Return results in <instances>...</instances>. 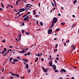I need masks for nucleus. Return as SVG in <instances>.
<instances>
[{
    "instance_id": "nucleus-1",
    "label": "nucleus",
    "mask_w": 79,
    "mask_h": 79,
    "mask_svg": "<svg viewBox=\"0 0 79 79\" xmlns=\"http://www.w3.org/2000/svg\"><path fill=\"white\" fill-rule=\"evenodd\" d=\"M58 21V18L56 17H54L53 18V20L51 22V23H53V24H55L57 23Z\"/></svg>"
},
{
    "instance_id": "nucleus-2",
    "label": "nucleus",
    "mask_w": 79,
    "mask_h": 79,
    "mask_svg": "<svg viewBox=\"0 0 79 79\" xmlns=\"http://www.w3.org/2000/svg\"><path fill=\"white\" fill-rule=\"evenodd\" d=\"M28 16L29 15L27 16L23 20H24L25 21H29V20H28Z\"/></svg>"
},
{
    "instance_id": "nucleus-3",
    "label": "nucleus",
    "mask_w": 79,
    "mask_h": 79,
    "mask_svg": "<svg viewBox=\"0 0 79 79\" xmlns=\"http://www.w3.org/2000/svg\"><path fill=\"white\" fill-rule=\"evenodd\" d=\"M26 10V8H23V9H20L19 12H22L23 11H25Z\"/></svg>"
},
{
    "instance_id": "nucleus-4",
    "label": "nucleus",
    "mask_w": 79,
    "mask_h": 79,
    "mask_svg": "<svg viewBox=\"0 0 79 79\" xmlns=\"http://www.w3.org/2000/svg\"><path fill=\"white\" fill-rule=\"evenodd\" d=\"M28 49V48H27L26 49H23L22 51H21V53H24V52H26L27 51L26 50H27Z\"/></svg>"
},
{
    "instance_id": "nucleus-5",
    "label": "nucleus",
    "mask_w": 79,
    "mask_h": 79,
    "mask_svg": "<svg viewBox=\"0 0 79 79\" xmlns=\"http://www.w3.org/2000/svg\"><path fill=\"white\" fill-rule=\"evenodd\" d=\"M52 67L53 68V69L54 71L56 70V65L55 64H53L52 66Z\"/></svg>"
},
{
    "instance_id": "nucleus-6",
    "label": "nucleus",
    "mask_w": 79,
    "mask_h": 79,
    "mask_svg": "<svg viewBox=\"0 0 79 79\" xmlns=\"http://www.w3.org/2000/svg\"><path fill=\"white\" fill-rule=\"evenodd\" d=\"M52 32V28L50 29V30L49 29L48 31V34H50L51 32Z\"/></svg>"
},
{
    "instance_id": "nucleus-7",
    "label": "nucleus",
    "mask_w": 79,
    "mask_h": 79,
    "mask_svg": "<svg viewBox=\"0 0 79 79\" xmlns=\"http://www.w3.org/2000/svg\"><path fill=\"white\" fill-rule=\"evenodd\" d=\"M49 64L51 67H52V66H53V64H52V62L51 61L49 62Z\"/></svg>"
},
{
    "instance_id": "nucleus-8",
    "label": "nucleus",
    "mask_w": 79,
    "mask_h": 79,
    "mask_svg": "<svg viewBox=\"0 0 79 79\" xmlns=\"http://www.w3.org/2000/svg\"><path fill=\"white\" fill-rule=\"evenodd\" d=\"M19 38L18 39V40H20L21 39V35L19 34Z\"/></svg>"
},
{
    "instance_id": "nucleus-9",
    "label": "nucleus",
    "mask_w": 79,
    "mask_h": 79,
    "mask_svg": "<svg viewBox=\"0 0 79 79\" xmlns=\"http://www.w3.org/2000/svg\"><path fill=\"white\" fill-rule=\"evenodd\" d=\"M53 25H54V23H52V24H51V27H49V29L50 28H52L53 27Z\"/></svg>"
},
{
    "instance_id": "nucleus-10",
    "label": "nucleus",
    "mask_w": 79,
    "mask_h": 79,
    "mask_svg": "<svg viewBox=\"0 0 79 79\" xmlns=\"http://www.w3.org/2000/svg\"><path fill=\"white\" fill-rule=\"evenodd\" d=\"M61 70L62 71H63V72H64V73H66V70L64 69H61Z\"/></svg>"
},
{
    "instance_id": "nucleus-11",
    "label": "nucleus",
    "mask_w": 79,
    "mask_h": 79,
    "mask_svg": "<svg viewBox=\"0 0 79 79\" xmlns=\"http://www.w3.org/2000/svg\"><path fill=\"white\" fill-rule=\"evenodd\" d=\"M43 71L44 73H46L47 71V69H43Z\"/></svg>"
},
{
    "instance_id": "nucleus-12",
    "label": "nucleus",
    "mask_w": 79,
    "mask_h": 79,
    "mask_svg": "<svg viewBox=\"0 0 79 79\" xmlns=\"http://www.w3.org/2000/svg\"><path fill=\"white\" fill-rule=\"evenodd\" d=\"M4 53L6 52V48H4Z\"/></svg>"
},
{
    "instance_id": "nucleus-13",
    "label": "nucleus",
    "mask_w": 79,
    "mask_h": 79,
    "mask_svg": "<svg viewBox=\"0 0 79 79\" xmlns=\"http://www.w3.org/2000/svg\"><path fill=\"white\" fill-rule=\"evenodd\" d=\"M54 5L55 7H56V2L55 1L54 2Z\"/></svg>"
},
{
    "instance_id": "nucleus-14",
    "label": "nucleus",
    "mask_w": 79,
    "mask_h": 79,
    "mask_svg": "<svg viewBox=\"0 0 79 79\" xmlns=\"http://www.w3.org/2000/svg\"><path fill=\"white\" fill-rule=\"evenodd\" d=\"M13 61H19V60H18L17 59H14L13 60Z\"/></svg>"
},
{
    "instance_id": "nucleus-15",
    "label": "nucleus",
    "mask_w": 79,
    "mask_h": 79,
    "mask_svg": "<svg viewBox=\"0 0 79 79\" xmlns=\"http://www.w3.org/2000/svg\"><path fill=\"white\" fill-rule=\"evenodd\" d=\"M77 2V1L76 0H74V1L73 2V4H75Z\"/></svg>"
},
{
    "instance_id": "nucleus-16",
    "label": "nucleus",
    "mask_w": 79,
    "mask_h": 79,
    "mask_svg": "<svg viewBox=\"0 0 79 79\" xmlns=\"http://www.w3.org/2000/svg\"><path fill=\"white\" fill-rule=\"evenodd\" d=\"M26 34V35H29V34H30V33L29 32H25Z\"/></svg>"
},
{
    "instance_id": "nucleus-17",
    "label": "nucleus",
    "mask_w": 79,
    "mask_h": 79,
    "mask_svg": "<svg viewBox=\"0 0 79 79\" xmlns=\"http://www.w3.org/2000/svg\"><path fill=\"white\" fill-rule=\"evenodd\" d=\"M61 25H63V26H64L65 24V23H61Z\"/></svg>"
},
{
    "instance_id": "nucleus-18",
    "label": "nucleus",
    "mask_w": 79,
    "mask_h": 79,
    "mask_svg": "<svg viewBox=\"0 0 79 79\" xmlns=\"http://www.w3.org/2000/svg\"><path fill=\"white\" fill-rule=\"evenodd\" d=\"M15 75L16 77H19V74H15Z\"/></svg>"
},
{
    "instance_id": "nucleus-19",
    "label": "nucleus",
    "mask_w": 79,
    "mask_h": 79,
    "mask_svg": "<svg viewBox=\"0 0 79 79\" xmlns=\"http://www.w3.org/2000/svg\"><path fill=\"white\" fill-rule=\"evenodd\" d=\"M35 10H34L33 11V14L34 15H36V13H35Z\"/></svg>"
},
{
    "instance_id": "nucleus-20",
    "label": "nucleus",
    "mask_w": 79,
    "mask_h": 79,
    "mask_svg": "<svg viewBox=\"0 0 79 79\" xmlns=\"http://www.w3.org/2000/svg\"><path fill=\"white\" fill-rule=\"evenodd\" d=\"M37 56H39V57L41 56V55H40V54L39 53L37 54Z\"/></svg>"
},
{
    "instance_id": "nucleus-21",
    "label": "nucleus",
    "mask_w": 79,
    "mask_h": 79,
    "mask_svg": "<svg viewBox=\"0 0 79 79\" xmlns=\"http://www.w3.org/2000/svg\"><path fill=\"white\" fill-rule=\"evenodd\" d=\"M27 54V55L28 56H29L30 55V54H31V52H28Z\"/></svg>"
},
{
    "instance_id": "nucleus-22",
    "label": "nucleus",
    "mask_w": 79,
    "mask_h": 79,
    "mask_svg": "<svg viewBox=\"0 0 79 79\" xmlns=\"http://www.w3.org/2000/svg\"><path fill=\"white\" fill-rule=\"evenodd\" d=\"M27 67H29V65H28V64H26L25 68H27Z\"/></svg>"
},
{
    "instance_id": "nucleus-23",
    "label": "nucleus",
    "mask_w": 79,
    "mask_h": 79,
    "mask_svg": "<svg viewBox=\"0 0 79 79\" xmlns=\"http://www.w3.org/2000/svg\"><path fill=\"white\" fill-rule=\"evenodd\" d=\"M18 1L16 2L15 5H18Z\"/></svg>"
},
{
    "instance_id": "nucleus-24",
    "label": "nucleus",
    "mask_w": 79,
    "mask_h": 79,
    "mask_svg": "<svg viewBox=\"0 0 79 79\" xmlns=\"http://www.w3.org/2000/svg\"><path fill=\"white\" fill-rule=\"evenodd\" d=\"M60 31V29H59V28H57V29H56V30H55V31Z\"/></svg>"
},
{
    "instance_id": "nucleus-25",
    "label": "nucleus",
    "mask_w": 79,
    "mask_h": 79,
    "mask_svg": "<svg viewBox=\"0 0 79 79\" xmlns=\"http://www.w3.org/2000/svg\"><path fill=\"white\" fill-rule=\"evenodd\" d=\"M26 7L27 8H28V7H29V8H31V6H26Z\"/></svg>"
},
{
    "instance_id": "nucleus-26",
    "label": "nucleus",
    "mask_w": 79,
    "mask_h": 79,
    "mask_svg": "<svg viewBox=\"0 0 79 79\" xmlns=\"http://www.w3.org/2000/svg\"><path fill=\"white\" fill-rule=\"evenodd\" d=\"M40 24L41 25V26H43V23H42V22H40Z\"/></svg>"
},
{
    "instance_id": "nucleus-27",
    "label": "nucleus",
    "mask_w": 79,
    "mask_h": 79,
    "mask_svg": "<svg viewBox=\"0 0 79 79\" xmlns=\"http://www.w3.org/2000/svg\"><path fill=\"white\" fill-rule=\"evenodd\" d=\"M10 78L11 79H14V77H10Z\"/></svg>"
},
{
    "instance_id": "nucleus-28",
    "label": "nucleus",
    "mask_w": 79,
    "mask_h": 79,
    "mask_svg": "<svg viewBox=\"0 0 79 79\" xmlns=\"http://www.w3.org/2000/svg\"><path fill=\"white\" fill-rule=\"evenodd\" d=\"M2 42H5V39L3 40L2 41Z\"/></svg>"
},
{
    "instance_id": "nucleus-29",
    "label": "nucleus",
    "mask_w": 79,
    "mask_h": 79,
    "mask_svg": "<svg viewBox=\"0 0 79 79\" xmlns=\"http://www.w3.org/2000/svg\"><path fill=\"white\" fill-rule=\"evenodd\" d=\"M39 59V58L38 57H37V59H35V61H37V60H38V59Z\"/></svg>"
},
{
    "instance_id": "nucleus-30",
    "label": "nucleus",
    "mask_w": 79,
    "mask_h": 79,
    "mask_svg": "<svg viewBox=\"0 0 79 79\" xmlns=\"http://www.w3.org/2000/svg\"><path fill=\"white\" fill-rule=\"evenodd\" d=\"M17 59H19V60H21V58L19 57H17Z\"/></svg>"
},
{
    "instance_id": "nucleus-31",
    "label": "nucleus",
    "mask_w": 79,
    "mask_h": 79,
    "mask_svg": "<svg viewBox=\"0 0 79 79\" xmlns=\"http://www.w3.org/2000/svg\"><path fill=\"white\" fill-rule=\"evenodd\" d=\"M69 40H68L66 42V43H69Z\"/></svg>"
},
{
    "instance_id": "nucleus-32",
    "label": "nucleus",
    "mask_w": 79,
    "mask_h": 79,
    "mask_svg": "<svg viewBox=\"0 0 79 79\" xmlns=\"http://www.w3.org/2000/svg\"><path fill=\"white\" fill-rule=\"evenodd\" d=\"M57 51H58V49H55L54 50V51L55 52H57Z\"/></svg>"
},
{
    "instance_id": "nucleus-33",
    "label": "nucleus",
    "mask_w": 79,
    "mask_h": 79,
    "mask_svg": "<svg viewBox=\"0 0 79 79\" xmlns=\"http://www.w3.org/2000/svg\"><path fill=\"white\" fill-rule=\"evenodd\" d=\"M58 70H56L55 71V73H58Z\"/></svg>"
},
{
    "instance_id": "nucleus-34",
    "label": "nucleus",
    "mask_w": 79,
    "mask_h": 79,
    "mask_svg": "<svg viewBox=\"0 0 79 79\" xmlns=\"http://www.w3.org/2000/svg\"><path fill=\"white\" fill-rule=\"evenodd\" d=\"M10 6H11V8H13V5H10Z\"/></svg>"
},
{
    "instance_id": "nucleus-35",
    "label": "nucleus",
    "mask_w": 79,
    "mask_h": 79,
    "mask_svg": "<svg viewBox=\"0 0 79 79\" xmlns=\"http://www.w3.org/2000/svg\"><path fill=\"white\" fill-rule=\"evenodd\" d=\"M58 45L56 44L55 46V48H57L58 47Z\"/></svg>"
},
{
    "instance_id": "nucleus-36",
    "label": "nucleus",
    "mask_w": 79,
    "mask_h": 79,
    "mask_svg": "<svg viewBox=\"0 0 79 79\" xmlns=\"http://www.w3.org/2000/svg\"><path fill=\"white\" fill-rule=\"evenodd\" d=\"M36 24H37V25H38V24H39V23L38 22V21L36 20Z\"/></svg>"
},
{
    "instance_id": "nucleus-37",
    "label": "nucleus",
    "mask_w": 79,
    "mask_h": 79,
    "mask_svg": "<svg viewBox=\"0 0 79 79\" xmlns=\"http://www.w3.org/2000/svg\"><path fill=\"white\" fill-rule=\"evenodd\" d=\"M22 33H24V30H22Z\"/></svg>"
},
{
    "instance_id": "nucleus-38",
    "label": "nucleus",
    "mask_w": 79,
    "mask_h": 79,
    "mask_svg": "<svg viewBox=\"0 0 79 79\" xmlns=\"http://www.w3.org/2000/svg\"><path fill=\"white\" fill-rule=\"evenodd\" d=\"M12 76H15V74L14 73H12Z\"/></svg>"
},
{
    "instance_id": "nucleus-39",
    "label": "nucleus",
    "mask_w": 79,
    "mask_h": 79,
    "mask_svg": "<svg viewBox=\"0 0 79 79\" xmlns=\"http://www.w3.org/2000/svg\"><path fill=\"white\" fill-rule=\"evenodd\" d=\"M27 16V15H25L23 17V18H24V17H26Z\"/></svg>"
},
{
    "instance_id": "nucleus-40",
    "label": "nucleus",
    "mask_w": 79,
    "mask_h": 79,
    "mask_svg": "<svg viewBox=\"0 0 79 79\" xmlns=\"http://www.w3.org/2000/svg\"><path fill=\"white\" fill-rule=\"evenodd\" d=\"M3 9L2 8H0V11H2L3 10Z\"/></svg>"
},
{
    "instance_id": "nucleus-41",
    "label": "nucleus",
    "mask_w": 79,
    "mask_h": 79,
    "mask_svg": "<svg viewBox=\"0 0 79 79\" xmlns=\"http://www.w3.org/2000/svg\"><path fill=\"white\" fill-rule=\"evenodd\" d=\"M25 5H26V6H27V5H31V4H26Z\"/></svg>"
},
{
    "instance_id": "nucleus-42",
    "label": "nucleus",
    "mask_w": 79,
    "mask_h": 79,
    "mask_svg": "<svg viewBox=\"0 0 79 79\" xmlns=\"http://www.w3.org/2000/svg\"><path fill=\"white\" fill-rule=\"evenodd\" d=\"M58 16H61V14H60V13H59L58 14Z\"/></svg>"
},
{
    "instance_id": "nucleus-43",
    "label": "nucleus",
    "mask_w": 79,
    "mask_h": 79,
    "mask_svg": "<svg viewBox=\"0 0 79 79\" xmlns=\"http://www.w3.org/2000/svg\"><path fill=\"white\" fill-rule=\"evenodd\" d=\"M6 55H7V53H6L4 55H3V56H6Z\"/></svg>"
},
{
    "instance_id": "nucleus-44",
    "label": "nucleus",
    "mask_w": 79,
    "mask_h": 79,
    "mask_svg": "<svg viewBox=\"0 0 79 79\" xmlns=\"http://www.w3.org/2000/svg\"><path fill=\"white\" fill-rule=\"evenodd\" d=\"M24 61H26V62H27V60L26 59H24Z\"/></svg>"
},
{
    "instance_id": "nucleus-45",
    "label": "nucleus",
    "mask_w": 79,
    "mask_h": 79,
    "mask_svg": "<svg viewBox=\"0 0 79 79\" xmlns=\"http://www.w3.org/2000/svg\"><path fill=\"white\" fill-rule=\"evenodd\" d=\"M41 61H44V58L41 59Z\"/></svg>"
},
{
    "instance_id": "nucleus-46",
    "label": "nucleus",
    "mask_w": 79,
    "mask_h": 79,
    "mask_svg": "<svg viewBox=\"0 0 79 79\" xmlns=\"http://www.w3.org/2000/svg\"><path fill=\"white\" fill-rule=\"evenodd\" d=\"M56 59L57 60H59V58L58 57V58H56Z\"/></svg>"
},
{
    "instance_id": "nucleus-47",
    "label": "nucleus",
    "mask_w": 79,
    "mask_h": 79,
    "mask_svg": "<svg viewBox=\"0 0 79 79\" xmlns=\"http://www.w3.org/2000/svg\"><path fill=\"white\" fill-rule=\"evenodd\" d=\"M52 6H54V4H53V2H52Z\"/></svg>"
},
{
    "instance_id": "nucleus-48",
    "label": "nucleus",
    "mask_w": 79,
    "mask_h": 79,
    "mask_svg": "<svg viewBox=\"0 0 79 79\" xmlns=\"http://www.w3.org/2000/svg\"><path fill=\"white\" fill-rule=\"evenodd\" d=\"M12 59H13V58L12 57H11V58H10V60H11Z\"/></svg>"
},
{
    "instance_id": "nucleus-49",
    "label": "nucleus",
    "mask_w": 79,
    "mask_h": 79,
    "mask_svg": "<svg viewBox=\"0 0 79 79\" xmlns=\"http://www.w3.org/2000/svg\"><path fill=\"white\" fill-rule=\"evenodd\" d=\"M30 13H31V12H28L27 13V14L28 15V14H30Z\"/></svg>"
},
{
    "instance_id": "nucleus-50",
    "label": "nucleus",
    "mask_w": 79,
    "mask_h": 79,
    "mask_svg": "<svg viewBox=\"0 0 79 79\" xmlns=\"http://www.w3.org/2000/svg\"><path fill=\"white\" fill-rule=\"evenodd\" d=\"M9 48H13V46H9Z\"/></svg>"
},
{
    "instance_id": "nucleus-51",
    "label": "nucleus",
    "mask_w": 79,
    "mask_h": 79,
    "mask_svg": "<svg viewBox=\"0 0 79 79\" xmlns=\"http://www.w3.org/2000/svg\"><path fill=\"white\" fill-rule=\"evenodd\" d=\"M48 60H52V58H48Z\"/></svg>"
},
{
    "instance_id": "nucleus-52",
    "label": "nucleus",
    "mask_w": 79,
    "mask_h": 79,
    "mask_svg": "<svg viewBox=\"0 0 79 79\" xmlns=\"http://www.w3.org/2000/svg\"><path fill=\"white\" fill-rule=\"evenodd\" d=\"M8 59H7L5 61V63L6 62V61H8Z\"/></svg>"
},
{
    "instance_id": "nucleus-53",
    "label": "nucleus",
    "mask_w": 79,
    "mask_h": 79,
    "mask_svg": "<svg viewBox=\"0 0 79 79\" xmlns=\"http://www.w3.org/2000/svg\"><path fill=\"white\" fill-rule=\"evenodd\" d=\"M4 71V68H3L2 69V72H3V71Z\"/></svg>"
},
{
    "instance_id": "nucleus-54",
    "label": "nucleus",
    "mask_w": 79,
    "mask_h": 79,
    "mask_svg": "<svg viewBox=\"0 0 79 79\" xmlns=\"http://www.w3.org/2000/svg\"><path fill=\"white\" fill-rule=\"evenodd\" d=\"M2 8H4V6L3 5H2Z\"/></svg>"
},
{
    "instance_id": "nucleus-55",
    "label": "nucleus",
    "mask_w": 79,
    "mask_h": 79,
    "mask_svg": "<svg viewBox=\"0 0 79 79\" xmlns=\"http://www.w3.org/2000/svg\"><path fill=\"white\" fill-rule=\"evenodd\" d=\"M73 49H74V50L76 48V47H75V46H74L73 48Z\"/></svg>"
},
{
    "instance_id": "nucleus-56",
    "label": "nucleus",
    "mask_w": 79,
    "mask_h": 79,
    "mask_svg": "<svg viewBox=\"0 0 79 79\" xmlns=\"http://www.w3.org/2000/svg\"><path fill=\"white\" fill-rule=\"evenodd\" d=\"M40 29H36V31H40Z\"/></svg>"
},
{
    "instance_id": "nucleus-57",
    "label": "nucleus",
    "mask_w": 79,
    "mask_h": 79,
    "mask_svg": "<svg viewBox=\"0 0 79 79\" xmlns=\"http://www.w3.org/2000/svg\"><path fill=\"white\" fill-rule=\"evenodd\" d=\"M22 26H24V23H22Z\"/></svg>"
},
{
    "instance_id": "nucleus-58",
    "label": "nucleus",
    "mask_w": 79,
    "mask_h": 79,
    "mask_svg": "<svg viewBox=\"0 0 79 79\" xmlns=\"http://www.w3.org/2000/svg\"><path fill=\"white\" fill-rule=\"evenodd\" d=\"M72 16H73V18H75V15H73Z\"/></svg>"
},
{
    "instance_id": "nucleus-59",
    "label": "nucleus",
    "mask_w": 79,
    "mask_h": 79,
    "mask_svg": "<svg viewBox=\"0 0 79 79\" xmlns=\"http://www.w3.org/2000/svg\"><path fill=\"white\" fill-rule=\"evenodd\" d=\"M30 72H31V69H29V71L28 72V73H30Z\"/></svg>"
},
{
    "instance_id": "nucleus-60",
    "label": "nucleus",
    "mask_w": 79,
    "mask_h": 79,
    "mask_svg": "<svg viewBox=\"0 0 79 79\" xmlns=\"http://www.w3.org/2000/svg\"><path fill=\"white\" fill-rule=\"evenodd\" d=\"M24 55L25 56H27V53H26V54H24Z\"/></svg>"
},
{
    "instance_id": "nucleus-61",
    "label": "nucleus",
    "mask_w": 79,
    "mask_h": 79,
    "mask_svg": "<svg viewBox=\"0 0 79 79\" xmlns=\"http://www.w3.org/2000/svg\"><path fill=\"white\" fill-rule=\"evenodd\" d=\"M15 40H17V42H18V39L17 38H16Z\"/></svg>"
},
{
    "instance_id": "nucleus-62",
    "label": "nucleus",
    "mask_w": 79,
    "mask_h": 79,
    "mask_svg": "<svg viewBox=\"0 0 79 79\" xmlns=\"http://www.w3.org/2000/svg\"><path fill=\"white\" fill-rule=\"evenodd\" d=\"M12 64H15V62H14V61H13Z\"/></svg>"
},
{
    "instance_id": "nucleus-63",
    "label": "nucleus",
    "mask_w": 79,
    "mask_h": 79,
    "mask_svg": "<svg viewBox=\"0 0 79 79\" xmlns=\"http://www.w3.org/2000/svg\"><path fill=\"white\" fill-rule=\"evenodd\" d=\"M60 72H61V73H63V71H60Z\"/></svg>"
},
{
    "instance_id": "nucleus-64",
    "label": "nucleus",
    "mask_w": 79,
    "mask_h": 79,
    "mask_svg": "<svg viewBox=\"0 0 79 79\" xmlns=\"http://www.w3.org/2000/svg\"><path fill=\"white\" fill-rule=\"evenodd\" d=\"M71 79H74V77H72L71 78Z\"/></svg>"
}]
</instances>
